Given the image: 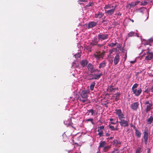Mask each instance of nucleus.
I'll list each match as a JSON object with an SVG mask.
<instances>
[{
  "mask_svg": "<svg viewBox=\"0 0 153 153\" xmlns=\"http://www.w3.org/2000/svg\"><path fill=\"white\" fill-rule=\"evenodd\" d=\"M88 92L86 90H83L80 94V95L82 98L79 99V100L80 101L82 102L83 103H84L87 100V98L88 97Z\"/></svg>",
  "mask_w": 153,
  "mask_h": 153,
  "instance_id": "nucleus-1",
  "label": "nucleus"
},
{
  "mask_svg": "<svg viewBox=\"0 0 153 153\" xmlns=\"http://www.w3.org/2000/svg\"><path fill=\"white\" fill-rule=\"evenodd\" d=\"M125 116L122 118L119 119V121H117V123H120L121 126L124 127H127L128 126V120H125Z\"/></svg>",
  "mask_w": 153,
  "mask_h": 153,
  "instance_id": "nucleus-2",
  "label": "nucleus"
},
{
  "mask_svg": "<svg viewBox=\"0 0 153 153\" xmlns=\"http://www.w3.org/2000/svg\"><path fill=\"white\" fill-rule=\"evenodd\" d=\"M105 53V51H103L102 52L100 51H97L94 54V57L97 59H103Z\"/></svg>",
  "mask_w": 153,
  "mask_h": 153,
  "instance_id": "nucleus-3",
  "label": "nucleus"
},
{
  "mask_svg": "<svg viewBox=\"0 0 153 153\" xmlns=\"http://www.w3.org/2000/svg\"><path fill=\"white\" fill-rule=\"evenodd\" d=\"M143 133L144 134L143 138L145 143L146 144H147L148 138V136L150 133L149 130L147 127L145 128Z\"/></svg>",
  "mask_w": 153,
  "mask_h": 153,
  "instance_id": "nucleus-4",
  "label": "nucleus"
},
{
  "mask_svg": "<svg viewBox=\"0 0 153 153\" xmlns=\"http://www.w3.org/2000/svg\"><path fill=\"white\" fill-rule=\"evenodd\" d=\"M109 37V35L107 34H103L102 33H100L98 35V38L99 40L102 41L103 40L107 39Z\"/></svg>",
  "mask_w": 153,
  "mask_h": 153,
  "instance_id": "nucleus-5",
  "label": "nucleus"
},
{
  "mask_svg": "<svg viewBox=\"0 0 153 153\" xmlns=\"http://www.w3.org/2000/svg\"><path fill=\"white\" fill-rule=\"evenodd\" d=\"M144 103L146 105H147L145 109V111L146 112H148L150 111L151 109H152V104L151 102L150 103L149 101L146 100L144 101Z\"/></svg>",
  "mask_w": 153,
  "mask_h": 153,
  "instance_id": "nucleus-6",
  "label": "nucleus"
},
{
  "mask_svg": "<svg viewBox=\"0 0 153 153\" xmlns=\"http://www.w3.org/2000/svg\"><path fill=\"white\" fill-rule=\"evenodd\" d=\"M147 55L145 57V59L147 60H150L153 58V53L151 50L148 48L146 52Z\"/></svg>",
  "mask_w": 153,
  "mask_h": 153,
  "instance_id": "nucleus-7",
  "label": "nucleus"
},
{
  "mask_svg": "<svg viewBox=\"0 0 153 153\" xmlns=\"http://www.w3.org/2000/svg\"><path fill=\"white\" fill-rule=\"evenodd\" d=\"M114 113L118 116L119 119L120 118H122V117L123 118V117L125 116L120 109H115Z\"/></svg>",
  "mask_w": 153,
  "mask_h": 153,
  "instance_id": "nucleus-8",
  "label": "nucleus"
},
{
  "mask_svg": "<svg viewBox=\"0 0 153 153\" xmlns=\"http://www.w3.org/2000/svg\"><path fill=\"white\" fill-rule=\"evenodd\" d=\"M120 56L118 53H117L115 57H114V59L112 60L111 62L114 61V65H116L120 62Z\"/></svg>",
  "mask_w": 153,
  "mask_h": 153,
  "instance_id": "nucleus-9",
  "label": "nucleus"
},
{
  "mask_svg": "<svg viewBox=\"0 0 153 153\" xmlns=\"http://www.w3.org/2000/svg\"><path fill=\"white\" fill-rule=\"evenodd\" d=\"M112 8L109 10H105V12L106 14L112 15L114 12L116 7V6H112Z\"/></svg>",
  "mask_w": 153,
  "mask_h": 153,
  "instance_id": "nucleus-10",
  "label": "nucleus"
},
{
  "mask_svg": "<svg viewBox=\"0 0 153 153\" xmlns=\"http://www.w3.org/2000/svg\"><path fill=\"white\" fill-rule=\"evenodd\" d=\"M139 103L138 102H136L132 103L131 105V108L133 111H136L138 107Z\"/></svg>",
  "mask_w": 153,
  "mask_h": 153,
  "instance_id": "nucleus-11",
  "label": "nucleus"
},
{
  "mask_svg": "<svg viewBox=\"0 0 153 153\" xmlns=\"http://www.w3.org/2000/svg\"><path fill=\"white\" fill-rule=\"evenodd\" d=\"M103 74L102 72L98 74H92V75L93 76V77L89 79H98Z\"/></svg>",
  "mask_w": 153,
  "mask_h": 153,
  "instance_id": "nucleus-12",
  "label": "nucleus"
},
{
  "mask_svg": "<svg viewBox=\"0 0 153 153\" xmlns=\"http://www.w3.org/2000/svg\"><path fill=\"white\" fill-rule=\"evenodd\" d=\"M133 94H134V95L136 97L139 96L142 92V89L141 88H139L138 90L135 89L132 91Z\"/></svg>",
  "mask_w": 153,
  "mask_h": 153,
  "instance_id": "nucleus-13",
  "label": "nucleus"
},
{
  "mask_svg": "<svg viewBox=\"0 0 153 153\" xmlns=\"http://www.w3.org/2000/svg\"><path fill=\"white\" fill-rule=\"evenodd\" d=\"M97 24V22L94 21H92L89 22L88 24L87 28L88 29L90 28H92L96 26Z\"/></svg>",
  "mask_w": 153,
  "mask_h": 153,
  "instance_id": "nucleus-14",
  "label": "nucleus"
},
{
  "mask_svg": "<svg viewBox=\"0 0 153 153\" xmlns=\"http://www.w3.org/2000/svg\"><path fill=\"white\" fill-rule=\"evenodd\" d=\"M98 42L97 38L95 37L90 42V45L92 46H94L97 45V44L98 43Z\"/></svg>",
  "mask_w": 153,
  "mask_h": 153,
  "instance_id": "nucleus-15",
  "label": "nucleus"
},
{
  "mask_svg": "<svg viewBox=\"0 0 153 153\" xmlns=\"http://www.w3.org/2000/svg\"><path fill=\"white\" fill-rule=\"evenodd\" d=\"M64 123L67 126H71L73 124L71 119L69 118L67 120H65L64 121Z\"/></svg>",
  "mask_w": 153,
  "mask_h": 153,
  "instance_id": "nucleus-16",
  "label": "nucleus"
},
{
  "mask_svg": "<svg viewBox=\"0 0 153 153\" xmlns=\"http://www.w3.org/2000/svg\"><path fill=\"white\" fill-rule=\"evenodd\" d=\"M88 61L86 60H82L80 62V64L83 68L85 67L88 63Z\"/></svg>",
  "mask_w": 153,
  "mask_h": 153,
  "instance_id": "nucleus-17",
  "label": "nucleus"
},
{
  "mask_svg": "<svg viewBox=\"0 0 153 153\" xmlns=\"http://www.w3.org/2000/svg\"><path fill=\"white\" fill-rule=\"evenodd\" d=\"M121 94L120 92H118L116 94H115L113 96V97L115 98V100L116 101H118V100H119V98L118 97Z\"/></svg>",
  "mask_w": 153,
  "mask_h": 153,
  "instance_id": "nucleus-18",
  "label": "nucleus"
},
{
  "mask_svg": "<svg viewBox=\"0 0 153 153\" xmlns=\"http://www.w3.org/2000/svg\"><path fill=\"white\" fill-rule=\"evenodd\" d=\"M88 68L90 71L91 72V71H93L94 70L93 69L94 66L91 64L89 63L88 65Z\"/></svg>",
  "mask_w": 153,
  "mask_h": 153,
  "instance_id": "nucleus-19",
  "label": "nucleus"
},
{
  "mask_svg": "<svg viewBox=\"0 0 153 153\" xmlns=\"http://www.w3.org/2000/svg\"><path fill=\"white\" fill-rule=\"evenodd\" d=\"M103 15L104 14L102 12H98V13L95 14V17L96 18H100L103 16Z\"/></svg>",
  "mask_w": 153,
  "mask_h": 153,
  "instance_id": "nucleus-20",
  "label": "nucleus"
},
{
  "mask_svg": "<svg viewBox=\"0 0 153 153\" xmlns=\"http://www.w3.org/2000/svg\"><path fill=\"white\" fill-rule=\"evenodd\" d=\"M153 121V116H151L147 120V122L148 124H151Z\"/></svg>",
  "mask_w": 153,
  "mask_h": 153,
  "instance_id": "nucleus-21",
  "label": "nucleus"
},
{
  "mask_svg": "<svg viewBox=\"0 0 153 153\" xmlns=\"http://www.w3.org/2000/svg\"><path fill=\"white\" fill-rule=\"evenodd\" d=\"M106 65V62L105 61H103L102 62H101L99 64V68H102L105 67Z\"/></svg>",
  "mask_w": 153,
  "mask_h": 153,
  "instance_id": "nucleus-22",
  "label": "nucleus"
},
{
  "mask_svg": "<svg viewBox=\"0 0 153 153\" xmlns=\"http://www.w3.org/2000/svg\"><path fill=\"white\" fill-rule=\"evenodd\" d=\"M106 143L105 141H101L100 143L99 148L103 147L106 144Z\"/></svg>",
  "mask_w": 153,
  "mask_h": 153,
  "instance_id": "nucleus-23",
  "label": "nucleus"
},
{
  "mask_svg": "<svg viewBox=\"0 0 153 153\" xmlns=\"http://www.w3.org/2000/svg\"><path fill=\"white\" fill-rule=\"evenodd\" d=\"M135 136L138 138L140 137L141 136V133L139 130L136 131L135 132Z\"/></svg>",
  "mask_w": 153,
  "mask_h": 153,
  "instance_id": "nucleus-24",
  "label": "nucleus"
},
{
  "mask_svg": "<svg viewBox=\"0 0 153 153\" xmlns=\"http://www.w3.org/2000/svg\"><path fill=\"white\" fill-rule=\"evenodd\" d=\"M96 83L95 82H93L91 83L90 85V89L91 91H93L94 89V87L95 86Z\"/></svg>",
  "mask_w": 153,
  "mask_h": 153,
  "instance_id": "nucleus-25",
  "label": "nucleus"
},
{
  "mask_svg": "<svg viewBox=\"0 0 153 153\" xmlns=\"http://www.w3.org/2000/svg\"><path fill=\"white\" fill-rule=\"evenodd\" d=\"M116 45H117V48H115V50L116 51L117 50V48L120 49V51H121V49H123L122 48H121V46H122L121 44H118L117 43V44Z\"/></svg>",
  "mask_w": 153,
  "mask_h": 153,
  "instance_id": "nucleus-26",
  "label": "nucleus"
},
{
  "mask_svg": "<svg viewBox=\"0 0 153 153\" xmlns=\"http://www.w3.org/2000/svg\"><path fill=\"white\" fill-rule=\"evenodd\" d=\"M111 148V146H107L104 147L103 150L105 152H107L109 149Z\"/></svg>",
  "mask_w": 153,
  "mask_h": 153,
  "instance_id": "nucleus-27",
  "label": "nucleus"
},
{
  "mask_svg": "<svg viewBox=\"0 0 153 153\" xmlns=\"http://www.w3.org/2000/svg\"><path fill=\"white\" fill-rule=\"evenodd\" d=\"M138 86V84L136 83L134 84L133 86L132 87V90L133 91L135 89H136V88H137Z\"/></svg>",
  "mask_w": 153,
  "mask_h": 153,
  "instance_id": "nucleus-28",
  "label": "nucleus"
},
{
  "mask_svg": "<svg viewBox=\"0 0 153 153\" xmlns=\"http://www.w3.org/2000/svg\"><path fill=\"white\" fill-rule=\"evenodd\" d=\"M117 43L115 42V43H111L108 44V45L109 47L112 48L114 46H116Z\"/></svg>",
  "mask_w": 153,
  "mask_h": 153,
  "instance_id": "nucleus-29",
  "label": "nucleus"
},
{
  "mask_svg": "<svg viewBox=\"0 0 153 153\" xmlns=\"http://www.w3.org/2000/svg\"><path fill=\"white\" fill-rule=\"evenodd\" d=\"M135 33L134 32H131L128 34V37H131L134 36Z\"/></svg>",
  "mask_w": 153,
  "mask_h": 153,
  "instance_id": "nucleus-30",
  "label": "nucleus"
},
{
  "mask_svg": "<svg viewBox=\"0 0 153 153\" xmlns=\"http://www.w3.org/2000/svg\"><path fill=\"white\" fill-rule=\"evenodd\" d=\"M112 6H113L112 5H111L108 4V5H106L105 6V7H104V8L105 9H111V8H112Z\"/></svg>",
  "mask_w": 153,
  "mask_h": 153,
  "instance_id": "nucleus-31",
  "label": "nucleus"
},
{
  "mask_svg": "<svg viewBox=\"0 0 153 153\" xmlns=\"http://www.w3.org/2000/svg\"><path fill=\"white\" fill-rule=\"evenodd\" d=\"M88 114L90 113H91V115H93L94 114V111L93 109H91L89 110H88ZM88 115H89V114H88Z\"/></svg>",
  "mask_w": 153,
  "mask_h": 153,
  "instance_id": "nucleus-32",
  "label": "nucleus"
},
{
  "mask_svg": "<svg viewBox=\"0 0 153 153\" xmlns=\"http://www.w3.org/2000/svg\"><path fill=\"white\" fill-rule=\"evenodd\" d=\"M130 6V7H134L135 6L134 2H132L131 3H130L128 4Z\"/></svg>",
  "mask_w": 153,
  "mask_h": 153,
  "instance_id": "nucleus-33",
  "label": "nucleus"
},
{
  "mask_svg": "<svg viewBox=\"0 0 153 153\" xmlns=\"http://www.w3.org/2000/svg\"><path fill=\"white\" fill-rule=\"evenodd\" d=\"M108 127L111 130H112V131H114L115 130V129H114V127L112 126H111V125H110V124L108 126Z\"/></svg>",
  "mask_w": 153,
  "mask_h": 153,
  "instance_id": "nucleus-34",
  "label": "nucleus"
},
{
  "mask_svg": "<svg viewBox=\"0 0 153 153\" xmlns=\"http://www.w3.org/2000/svg\"><path fill=\"white\" fill-rule=\"evenodd\" d=\"M141 151V148L138 147L136 149L135 153H140V152Z\"/></svg>",
  "mask_w": 153,
  "mask_h": 153,
  "instance_id": "nucleus-35",
  "label": "nucleus"
},
{
  "mask_svg": "<svg viewBox=\"0 0 153 153\" xmlns=\"http://www.w3.org/2000/svg\"><path fill=\"white\" fill-rule=\"evenodd\" d=\"M74 56H75V58H79L80 57L81 55L80 53H77L74 55Z\"/></svg>",
  "mask_w": 153,
  "mask_h": 153,
  "instance_id": "nucleus-36",
  "label": "nucleus"
},
{
  "mask_svg": "<svg viewBox=\"0 0 153 153\" xmlns=\"http://www.w3.org/2000/svg\"><path fill=\"white\" fill-rule=\"evenodd\" d=\"M117 89L118 88H113L112 86H111L110 88V90L112 92H114V90L115 89Z\"/></svg>",
  "mask_w": 153,
  "mask_h": 153,
  "instance_id": "nucleus-37",
  "label": "nucleus"
},
{
  "mask_svg": "<svg viewBox=\"0 0 153 153\" xmlns=\"http://www.w3.org/2000/svg\"><path fill=\"white\" fill-rule=\"evenodd\" d=\"M98 135H99L100 137L103 136V132L102 131H101L98 134Z\"/></svg>",
  "mask_w": 153,
  "mask_h": 153,
  "instance_id": "nucleus-38",
  "label": "nucleus"
},
{
  "mask_svg": "<svg viewBox=\"0 0 153 153\" xmlns=\"http://www.w3.org/2000/svg\"><path fill=\"white\" fill-rule=\"evenodd\" d=\"M145 43L147 45H149L150 46L152 45V44L150 42H149V39L146 40Z\"/></svg>",
  "mask_w": 153,
  "mask_h": 153,
  "instance_id": "nucleus-39",
  "label": "nucleus"
},
{
  "mask_svg": "<svg viewBox=\"0 0 153 153\" xmlns=\"http://www.w3.org/2000/svg\"><path fill=\"white\" fill-rule=\"evenodd\" d=\"M104 45L103 44H98L97 43L95 45V46H97L98 48H101L102 46H103Z\"/></svg>",
  "mask_w": 153,
  "mask_h": 153,
  "instance_id": "nucleus-40",
  "label": "nucleus"
},
{
  "mask_svg": "<svg viewBox=\"0 0 153 153\" xmlns=\"http://www.w3.org/2000/svg\"><path fill=\"white\" fill-rule=\"evenodd\" d=\"M87 121H90L92 124H94V122H93V119L92 118H89L88 119L86 120Z\"/></svg>",
  "mask_w": 153,
  "mask_h": 153,
  "instance_id": "nucleus-41",
  "label": "nucleus"
},
{
  "mask_svg": "<svg viewBox=\"0 0 153 153\" xmlns=\"http://www.w3.org/2000/svg\"><path fill=\"white\" fill-rule=\"evenodd\" d=\"M100 70H98V69H94V70L93 71H91V73H93L94 72H99V73H100L101 72H102H102H101L100 73Z\"/></svg>",
  "mask_w": 153,
  "mask_h": 153,
  "instance_id": "nucleus-42",
  "label": "nucleus"
},
{
  "mask_svg": "<svg viewBox=\"0 0 153 153\" xmlns=\"http://www.w3.org/2000/svg\"><path fill=\"white\" fill-rule=\"evenodd\" d=\"M119 150L118 149H114L113 151L111 153H118Z\"/></svg>",
  "mask_w": 153,
  "mask_h": 153,
  "instance_id": "nucleus-43",
  "label": "nucleus"
},
{
  "mask_svg": "<svg viewBox=\"0 0 153 153\" xmlns=\"http://www.w3.org/2000/svg\"><path fill=\"white\" fill-rule=\"evenodd\" d=\"M147 4V2L145 1H142L141 2V4L143 5H146Z\"/></svg>",
  "mask_w": 153,
  "mask_h": 153,
  "instance_id": "nucleus-44",
  "label": "nucleus"
},
{
  "mask_svg": "<svg viewBox=\"0 0 153 153\" xmlns=\"http://www.w3.org/2000/svg\"><path fill=\"white\" fill-rule=\"evenodd\" d=\"M100 130H102L104 128V127L103 126H99L98 128Z\"/></svg>",
  "mask_w": 153,
  "mask_h": 153,
  "instance_id": "nucleus-45",
  "label": "nucleus"
},
{
  "mask_svg": "<svg viewBox=\"0 0 153 153\" xmlns=\"http://www.w3.org/2000/svg\"><path fill=\"white\" fill-rule=\"evenodd\" d=\"M92 4V3L91 2H90L86 6L87 7H89L91 6Z\"/></svg>",
  "mask_w": 153,
  "mask_h": 153,
  "instance_id": "nucleus-46",
  "label": "nucleus"
},
{
  "mask_svg": "<svg viewBox=\"0 0 153 153\" xmlns=\"http://www.w3.org/2000/svg\"><path fill=\"white\" fill-rule=\"evenodd\" d=\"M140 2V1H137L134 2L135 6L138 4Z\"/></svg>",
  "mask_w": 153,
  "mask_h": 153,
  "instance_id": "nucleus-47",
  "label": "nucleus"
},
{
  "mask_svg": "<svg viewBox=\"0 0 153 153\" xmlns=\"http://www.w3.org/2000/svg\"><path fill=\"white\" fill-rule=\"evenodd\" d=\"M149 42L151 43V44L152 43V42H153V39L152 38H151L149 39Z\"/></svg>",
  "mask_w": 153,
  "mask_h": 153,
  "instance_id": "nucleus-48",
  "label": "nucleus"
},
{
  "mask_svg": "<svg viewBox=\"0 0 153 153\" xmlns=\"http://www.w3.org/2000/svg\"><path fill=\"white\" fill-rule=\"evenodd\" d=\"M87 1V0H79L78 1L86 2Z\"/></svg>",
  "mask_w": 153,
  "mask_h": 153,
  "instance_id": "nucleus-49",
  "label": "nucleus"
},
{
  "mask_svg": "<svg viewBox=\"0 0 153 153\" xmlns=\"http://www.w3.org/2000/svg\"><path fill=\"white\" fill-rule=\"evenodd\" d=\"M115 141L116 142H115V143H116V144H120V143L119 141H118L117 140H116Z\"/></svg>",
  "mask_w": 153,
  "mask_h": 153,
  "instance_id": "nucleus-50",
  "label": "nucleus"
},
{
  "mask_svg": "<svg viewBox=\"0 0 153 153\" xmlns=\"http://www.w3.org/2000/svg\"><path fill=\"white\" fill-rule=\"evenodd\" d=\"M133 127L134 129L135 130V131H136L138 130L137 128L135 126H134Z\"/></svg>",
  "mask_w": 153,
  "mask_h": 153,
  "instance_id": "nucleus-51",
  "label": "nucleus"
},
{
  "mask_svg": "<svg viewBox=\"0 0 153 153\" xmlns=\"http://www.w3.org/2000/svg\"><path fill=\"white\" fill-rule=\"evenodd\" d=\"M106 135L107 136H109L110 135V134L108 133H106Z\"/></svg>",
  "mask_w": 153,
  "mask_h": 153,
  "instance_id": "nucleus-52",
  "label": "nucleus"
},
{
  "mask_svg": "<svg viewBox=\"0 0 153 153\" xmlns=\"http://www.w3.org/2000/svg\"><path fill=\"white\" fill-rule=\"evenodd\" d=\"M115 130L117 131L118 130V128H117V126L116 128H114Z\"/></svg>",
  "mask_w": 153,
  "mask_h": 153,
  "instance_id": "nucleus-53",
  "label": "nucleus"
},
{
  "mask_svg": "<svg viewBox=\"0 0 153 153\" xmlns=\"http://www.w3.org/2000/svg\"><path fill=\"white\" fill-rule=\"evenodd\" d=\"M113 138V137H110L109 138H108V139H109V140H111V139H112Z\"/></svg>",
  "mask_w": 153,
  "mask_h": 153,
  "instance_id": "nucleus-54",
  "label": "nucleus"
},
{
  "mask_svg": "<svg viewBox=\"0 0 153 153\" xmlns=\"http://www.w3.org/2000/svg\"><path fill=\"white\" fill-rule=\"evenodd\" d=\"M109 120L111 122H112V121L114 120V119L112 118H110Z\"/></svg>",
  "mask_w": 153,
  "mask_h": 153,
  "instance_id": "nucleus-55",
  "label": "nucleus"
},
{
  "mask_svg": "<svg viewBox=\"0 0 153 153\" xmlns=\"http://www.w3.org/2000/svg\"><path fill=\"white\" fill-rule=\"evenodd\" d=\"M134 126L133 125V124L132 123H131L130 124V126L131 127H133Z\"/></svg>",
  "mask_w": 153,
  "mask_h": 153,
  "instance_id": "nucleus-56",
  "label": "nucleus"
},
{
  "mask_svg": "<svg viewBox=\"0 0 153 153\" xmlns=\"http://www.w3.org/2000/svg\"><path fill=\"white\" fill-rule=\"evenodd\" d=\"M135 61H131V63H132H132H134L135 62Z\"/></svg>",
  "mask_w": 153,
  "mask_h": 153,
  "instance_id": "nucleus-57",
  "label": "nucleus"
},
{
  "mask_svg": "<svg viewBox=\"0 0 153 153\" xmlns=\"http://www.w3.org/2000/svg\"><path fill=\"white\" fill-rule=\"evenodd\" d=\"M150 152V149H149L147 151V153H149Z\"/></svg>",
  "mask_w": 153,
  "mask_h": 153,
  "instance_id": "nucleus-58",
  "label": "nucleus"
},
{
  "mask_svg": "<svg viewBox=\"0 0 153 153\" xmlns=\"http://www.w3.org/2000/svg\"><path fill=\"white\" fill-rule=\"evenodd\" d=\"M110 123L111 124H115V123L113 122H110Z\"/></svg>",
  "mask_w": 153,
  "mask_h": 153,
  "instance_id": "nucleus-59",
  "label": "nucleus"
},
{
  "mask_svg": "<svg viewBox=\"0 0 153 153\" xmlns=\"http://www.w3.org/2000/svg\"><path fill=\"white\" fill-rule=\"evenodd\" d=\"M152 92H153V87H152V91H151Z\"/></svg>",
  "mask_w": 153,
  "mask_h": 153,
  "instance_id": "nucleus-60",
  "label": "nucleus"
},
{
  "mask_svg": "<svg viewBox=\"0 0 153 153\" xmlns=\"http://www.w3.org/2000/svg\"><path fill=\"white\" fill-rule=\"evenodd\" d=\"M129 19L132 22H134V21L132 19Z\"/></svg>",
  "mask_w": 153,
  "mask_h": 153,
  "instance_id": "nucleus-61",
  "label": "nucleus"
},
{
  "mask_svg": "<svg viewBox=\"0 0 153 153\" xmlns=\"http://www.w3.org/2000/svg\"><path fill=\"white\" fill-rule=\"evenodd\" d=\"M97 131L99 132H100V130L98 128Z\"/></svg>",
  "mask_w": 153,
  "mask_h": 153,
  "instance_id": "nucleus-62",
  "label": "nucleus"
},
{
  "mask_svg": "<svg viewBox=\"0 0 153 153\" xmlns=\"http://www.w3.org/2000/svg\"><path fill=\"white\" fill-rule=\"evenodd\" d=\"M67 139H68V138L66 137V139H65V140H63V141H65H65L66 140H67Z\"/></svg>",
  "mask_w": 153,
  "mask_h": 153,
  "instance_id": "nucleus-63",
  "label": "nucleus"
},
{
  "mask_svg": "<svg viewBox=\"0 0 153 153\" xmlns=\"http://www.w3.org/2000/svg\"><path fill=\"white\" fill-rule=\"evenodd\" d=\"M106 20H103L102 21V22H106Z\"/></svg>",
  "mask_w": 153,
  "mask_h": 153,
  "instance_id": "nucleus-64",
  "label": "nucleus"
}]
</instances>
